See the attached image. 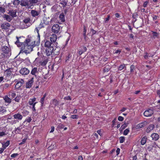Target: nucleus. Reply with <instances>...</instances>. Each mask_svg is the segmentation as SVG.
<instances>
[{
    "label": "nucleus",
    "mask_w": 160,
    "mask_h": 160,
    "mask_svg": "<svg viewBox=\"0 0 160 160\" xmlns=\"http://www.w3.org/2000/svg\"><path fill=\"white\" fill-rule=\"evenodd\" d=\"M17 40L15 42V44L17 45L18 47H20L22 46H24L25 49L23 52L27 54L30 53L32 50L33 48L35 46V41L32 42L31 44L30 40L29 39H26L24 42H22L19 39L21 38V37H16Z\"/></svg>",
    "instance_id": "nucleus-1"
},
{
    "label": "nucleus",
    "mask_w": 160,
    "mask_h": 160,
    "mask_svg": "<svg viewBox=\"0 0 160 160\" xmlns=\"http://www.w3.org/2000/svg\"><path fill=\"white\" fill-rule=\"evenodd\" d=\"M45 53L46 55L47 56L51 55L52 54H58L59 52V49L56 46L54 45L52 47L45 48Z\"/></svg>",
    "instance_id": "nucleus-2"
},
{
    "label": "nucleus",
    "mask_w": 160,
    "mask_h": 160,
    "mask_svg": "<svg viewBox=\"0 0 160 160\" xmlns=\"http://www.w3.org/2000/svg\"><path fill=\"white\" fill-rule=\"evenodd\" d=\"M24 82V80L22 79H15L12 81L13 83H14V85L15 86V89L17 90L21 89L23 87Z\"/></svg>",
    "instance_id": "nucleus-3"
},
{
    "label": "nucleus",
    "mask_w": 160,
    "mask_h": 160,
    "mask_svg": "<svg viewBox=\"0 0 160 160\" xmlns=\"http://www.w3.org/2000/svg\"><path fill=\"white\" fill-rule=\"evenodd\" d=\"M12 68H9L4 71V76L6 80L8 81L12 78Z\"/></svg>",
    "instance_id": "nucleus-4"
},
{
    "label": "nucleus",
    "mask_w": 160,
    "mask_h": 160,
    "mask_svg": "<svg viewBox=\"0 0 160 160\" xmlns=\"http://www.w3.org/2000/svg\"><path fill=\"white\" fill-rule=\"evenodd\" d=\"M49 23V18H48L46 17H44L42 20L41 21L39 26L37 28L41 29L42 28L45 27L46 25H48Z\"/></svg>",
    "instance_id": "nucleus-5"
},
{
    "label": "nucleus",
    "mask_w": 160,
    "mask_h": 160,
    "mask_svg": "<svg viewBox=\"0 0 160 160\" xmlns=\"http://www.w3.org/2000/svg\"><path fill=\"white\" fill-rule=\"evenodd\" d=\"M41 45L44 46L45 48H48L54 46V43H52L50 41L46 39H45L42 42Z\"/></svg>",
    "instance_id": "nucleus-6"
},
{
    "label": "nucleus",
    "mask_w": 160,
    "mask_h": 160,
    "mask_svg": "<svg viewBox=\"0 0 160 160\" xmlns=\"http://www.w3.org/2000/svg\"><path fill=\"white\" fill-rule=\"evenodd\" d=\"M50 40L52 43H54V45L57 47L58 43L56 42L57 39V36L55 34H52L50 37Z\"/></svg>",
    "instance_id": "nucleus-7"
},
{
    "label": "nucleus",
    "mask_w": 160,
    "mask_h": 160,
    "mask_svg": "<svg viewBox=\"0 0 160 160\" xmlns=\"http://www.w3.org/2000/svg\"><path fill=\"white\" fill-rule=\"evenodd\" d=\"M2 49L3 52L1 54L2 58L5 57V56L7 57L6 54H8L9 52V48L7 46H4L2 47Z\"/></svg>",
    "instance_id": "nucleus-8"
},
{
    "label": "nucleus",
    "mask_w": 160,
    "mask_h": 160,
    "mask_svg": "<svg viewBox=\"0 0 160 160\" xmlns=\"http://www.w3.org/2000/svg\"><path fill=\"white\" fill-rule=\"evenodd\" d=\"M30 72L28 68H22L19 71L20 73L23 75H28Z\"/></svg>",
    "instance_id": "nucleus-9"
},
{
    "label": "nucleus",
    "mask_w": 160,
    "mask_h": 160,
    "mask_svg": "<svg viewBox=\"0 0 160 160\" xmlns=\"http://www.w3.org/2000/svg\"><path fill=\"white\" fill-rule=\"evenodd\" d=\"M153 113V112L151 109L146 110L144 112L143 115L145 117H149L151 116Z\"/></svg>",
    "instance_id": "nucleus-10"
},
{
    "label": "nucleus",
    "mask_w": 160,
    "mask_h": 160,
    "mask_svg": "<svg viewBox=\"0 0 160 160\" xmlns=\"http://www.w3.org/2000/svg\"><path fill=\"white\" fill-rule=\"evenodd\" d=\"M60 29L59 25L58 24H54L52 27V31L55 33H57L58 32Z\"/></svg>",
    "instance_id": "nucleus-11"
},
{
    "label": "nucleus",
    "mask_w": 160,
    "mask_h": 160,
    "mask_svg": "<svg viewBox=\"0 0 160 160\" xmlns=\"http://www.w3.org/2000/svg\"><path fill=\"white\" fill-rule=\"evenodd\" d=\"M13 117L14 119H16L18 121L21 120L23 118V116L19 113L15 114Z\"/></svg>",
    "instance_id": "nucleus-12"
},
{
    "label": "nucleus",
    "mask_w": 160,
    "mask_h": 160,
    "mask_svg": "<svg viewBox=\"0 0 160 160\" xmlns=\"http://www.w3.org/2000/svg\"><path fill=\"white\" fill-rule=\"evenodd\" d=\"M33 82V78H32L26 83V88H30L32 87Z\"/></svg>",
    "instance_id": "nucleus-13"
},
{
    "label": "nucleus",
    "mask_w": 160,
    "mask_h": 160,
    "mask_svg": "<svg viewBox=\"0 0 160 160\" xmlns=\"http://www.w3.org/2000/svg\"><path fill=\"white\" fill-rule=\"evenodd\" d=\"M31 14L32 17L36 18L40 14V12L35 10H32L31 11Z\"/></svg>",
    "instance_id": "nucleus-14"
},
{
    "label": "nucleus",
    "mask_w": 160,
    "mask_h": 160,
    "mask_svg": "<svg viewBox=\"0 0 160 160\" xmlns=\"http://www.w3.org/2000/svg\"><path fill=\"white\" fill-rule=\"evenodd\" d=\"M151 137L152 138V139L153 141H156L159 138V135L155 133H152L151 135Z\"/></svg>",
    "instance_id": "nucleus-15"
},
{
    "label": "nucleus",
    "mask_w": 160,
    "mask_h": 160,
    "mask_svg": "<svg viewBox=\"0 0 160 160\" xmlns=\"http://www.w3.org/2000/svg\"><path fill=\"white\" fill-rule=\"evenodd\" d=\"M22 125H20L17 128H15V130L13 131V132H14L15 134H21V129L22 128Z\"/></svg>",
    "instance_id": "nucleus-16"
},
{
    "label": "nucleus",
    "mask_w": 160,
    "mask_h": 160,
    "mask_svg": "<svg viewBox=\"0 0 160 160\" xmlns=\"http://www.w3.org/2000/svg\"><path fill=\"white\" fill-rule=\"evenodd\" d=\"M16 13L17 12L15 10H9L8 14L13 18L17 16Z\"/></svg>",
    "instance_id": "nucleus-17"
},
{
    "label": "nucleus",
    "mask_w": 160,
    "mask_h": 160,
    "mask_svg": "<svg viewBox=\"0 0 160 160\" xmlns=\"http://www.w3.org/2000/svg\"><path fill=\"white\" fill-rule=\"evenodd\" d=\"M154 128V125L153 124L149 125L147 128L146 131L147 133H149L153 130Z\"/></svg>",
    "instance_id": "nucleus-18"
},
{
    "label": "nucleus",
    "mask_w": 160,
    "mask_h": 160,
    "mask_svg": "<svg viewBox=\"0 0 160 160\" xmlns=\"http://www.w3.org/2000/svg\"><path fill=\"white\" fill-rule=\"evenodd\" d=\"M36 100V98L35 97L30 99L28 102V104L30 106L33 104H36L37 103V102H35Z\"/></svg>",
    "instance_id": "nucleus-19"
},
{
    "label": "nucleus",
    "mask_w": 160,
    "mask_h": 160,
    "mask_svg": "<svg viewBox=\"0 0 160 160\" xmlns=\"http://www.w3.org/2000/svg\"><path fill=\"white\" fill-rule=\"evenodd\" d=\"M10 24L6 22L3 23L1 25V28L2 29H7L10 27Z\"/></svg>",
    "instance_id": "nucleus-20"
},
{
    "label": "nucleus",
    "mask_w": 160,
    "mask_h": 160,
    "mask_svg": "<svg viewBox=\"0 0 160 160\" xmlns=\"http://www.w3.org/2000/svg\"><path fill=\"white\" fill-rule=\"evenodd\" d=\"M38 73V68L36 67L33 68L31 72V74L35 76H36V75Z\"/></svg>",
    "instance_id": "nucleus-21"
},
{
    "label": "nucleus",
    "mask_w": 160,
    "mask_h": 160,
    "mask_svg": "<svg viewBox=\"0 0 160 160\" xmlns=\"http://www.w3.org/2000/svg\"><path fill=\"white\" fill-rule=\"evenodd\" d=\"M146 123V122H142L138 124L136 126V129H138L144 127L145 125V124Z\"/></svg>",
    "instance_id": "nucleus-22"
},
{
    "label": "nucleus",
    "mask_w": 160,
    "mask_h": 160,
    "mask_svg": "<svg viewBox=\"0 0 160 160\" xmlns=\"http://www.w3.org/2000/svg\"><path fill=\"white\" fill-rule=\"evenodd\" d=\"M3 99L6 102L9 103L11 102V99L7 95L5 96Z\"/></svg>",
    "instance_id": "nucleus-23"
},
{
    "label": "nucleus",
    "mask_w": 160,
    "mask_h": 160,
    "mask_svg": "<svg viewBox=\"0 0 160 160\" xmlns=\"http://www.w3.org/2000/svg\"><path fill=\"white\" fill-rule=\"evenodd\" d=\"M3 17L7 21L9 22H10L12 19V17L6 14H5Z\"/></svg>",
    "instance_id": "nucleus-24"
},
{
    "label": "nucleus",
    "mask_w": 160,
    "mask_h": 160,
    "mask_svg": "<svg viewBox=\"0 0 160 160\" xmlns=\"http://www.w3.org/2000/svg\"><path fill=\"white\" fill-rule=\"evenodd\" d=\"M32 120V119L30 117H28L24 120V122H23V124H25V125L27 124V122L29 123Z\"/></svg>",
    "instance_id": "nucleus-25"
},
{
    "label": "nucleus",
    "mask_w": 160,
    "mask_h": 160,
    "mask_svg": "<svg viewBox=\"0 0 160 160\" xmlns=\"http://www.w3.org/2000/svg\"><path fill=\"white\" fill-rule=\"evenodd\" d=\"M47 96L46 93H45L44 94L42 98L40 100V102L41 103L42 106L44 104V101L45 99Z\"/></svg>",
    "instance_id": "nucleus-26"
},
{
    "label": "nucleus",
    "mask_w": 160,
    "mask_h": 160,
    "mask_svg": "<svg viewBox=\"0 0 160 160\" xmlns=\"http://www.w3.org/2000/svg\"><path fill=\"white\" fill-rule=\"evenodd\" d=\"M147 137L146 136H145L143 137L142 139L141 143V144L142 145H144L146 143L147 140Z\"/></svg>",
    "instance_id": "nucleus-27"
},
{
    "label": "nucleus",
    "mask_w": 160,
    "mask_h": 160,
    "mask_svg": "<svg viewBox=\"0 0 160 160\" xmlns=\"http://www.w3.org/2000/svg\"><path fill=\"white\" fill-rule=\"evenodd\" d=\"M59 18L61 22H63L65 21V16L63 13L60 14L59 16Z\"/></svg>",
    "instance_id": "nucleus-28"
},
{
    "label": "nucleus",
    "mask_w": 160,
    "mask_h": 160,
    "mask_svg": "<svg viewBox=\"0 0 160 160\" xmlns=\"http://www.w3.org/2000/svg\"><path fill=\"white\" fill-rule=\"evenodd\" d=\"M154 144L152 142L150 144L147 145V149L149 151L152 150L154 147Z\"/></svg>",
    "instance_id": "nucleus-29"
},
{
    "label": "nucleus",
    "mask_w": 160,
    "mask_h": 160,
    "mask_svg": "<svg viewBox=\"0 0 160 160\" xmlns=\"http://www.w3.org/2000/svg\"><path fill=\"white\" fill-rule=\"evenodd\" d=\"M6 112L5 107L3 106H0V114H2Z\"/></svg>",
    "instance_id": "nucleus-30"
},
{
    "label": "nucleus",
    "mask_w": 160,
    "mask_h": 160,
    "mask_svg": "<svg viewBox=\"0 0 160 160\" xmlns=\"http://www.w3.org/2000/svg\"><path fill=\"white\" fill-rule=\"evenodd\" d=\"M9 97L13 98L16 97V94L14 92L10 91L9 93Z\"/></svg>",
    "instance_id": "nucleus-31"
},
{
    "label": "nucleus",
    "mask_w": 160,
    "mask_h": 160,
    "mask_svg": "<svg viewBox=\"0 0 160 160\" xmlns=\"http://www.w3.org/2000/svg\"><path fill=\"white\" fill-rule=\"evenodd\" d=\"M126 65L124 64H121L120 65L118 68V71H121L124 68L126 69Z\"/></svg>",
    "instance_id": "nucleus-32"
},
{
    "label": "nucleus",
    "mask_w": 160,
    "mask_h": 160,
    "mask_svg": "<svg viewBox=\"0 0 160 160\" xmlns=\"http://www.w3.org/2000/svg\"><path fill=\"white\" fill-rule=\"evenodd\" d=\"M40 29L37 28H36L35 29V31L37 32L38 34V40H39V41H40V35L39 33V30Z\"/></svg>",
    "instance_id": "nucleus-33"
},
{
    "label": "nucleus",
    "mask_w": 160,
    "mask_h": 160,
    "mask_svg": "<svg viewBox=\"0 0 160 160\" xmlns=\"http://www.w3.org/2000/svg\"><path fill=\"white\" fill-rule=\"evenodd\" d=\"M22 113V116L26 117L29 114V112L27 110H23Z\"/></svg>",
    "instance_id": "nucleus-34"
},
{
    "label": "nucleus",
    "mask_w": 160,
    "mask_h": 160,
    "mask_svg": "<svg viewBox=\"0 0 160 160\" xmlns=\"http://www.w3.org/2000/svg\"><path fill=\"white\" fill-rule=\"evenodd\" d=\"M52 103L55 106H56L59 105L58 101L57 99H55L53 100Z\"/></svg>",
    "instance_id": "nucleus-35"
},
{
    "label": "nucleus",
    "mask_w": 160,
    "mask_h": 160,
    "mask_svg": "<svg viewBox=\"0 0 160 160\" xmlns=\"http://www.w3.org/2000/svg\"><path fill=\"white\" fill-rule=\"evenodd\" d=\"M152 33L153 34V36H152L153 38L154 39L156 37H157L159 34L158 33V32H156L152 31Z\"/></svg>",
    "instance_id": "nucleus-36"
},
{
    "label": "nucleus",
    "mask_w": 160,
    "mask_h": 160,
    "mask_svg": "<svg viewBox=\"0 0 160 160\" xmlns=\"http://www.w3.org/2000/svg\"><path fill=\"white\" fill-rule=\"evenodd\" d=\"M28 3L25 1H22L21 5L22 6H28Z\"/></svg>",
    "instance_id": "nucleus-37"
},
{
    "label": "nucleus",
    "mask_w": 160,
    "mask_h": 160,
    "mask_svg": "<svg viewBox=\"0 0 160 160\" xmlns=\"http://www.w3.org/2000/svg\"><path fill=\"white\" fill-rule=\"evenodd\" d=\"M125 140V138L124 137L121 136L119 138V142L121 143H123Z\"/></svg>",
    "instance_id": "nucleus-38"
},
{
    "label": "nucleus",
    "mask_w": 160,
    "mask_h": 160,
    "mask_svg": "<svg viewBox=\"0 0 160 160\" xmlns=\"http://www.w3.org/2000/svg\"><path fill=\"white\" fill-rule=\"evenodd\" d=\"M31 21V19L29 18H28L25 19L23 20V22L26 24L30 22Z\"/></svg>",
    "instance_id": "nucleus-39"
},
{
    "label": "nucleus",
    "mask_w": 160,
    "mask_h": 160,
    "mask_svg": "<svg viewBox=\"0 0 160 160\" xmlns=\"http://www.w3.org/2000/svg\"><path fill=\"white\" fill-rule=\"evenodd\" d=\"M130 130L129 128H127L123 132V134L124 135H127L129 132Z\"/></svg>",
    "instance_id": "nucleus-40"
},
{
    "label": "nucleus",
    "mask_w": 160,
    "mask_h": 160,
    "mask_svg": "<svg viewBox=\"0 0 160 160\" xmlns=\"http://www.w3.org/2000/svg\"><path fill=\"white\" fill-rule=\"evenodd\" d=\"M79 48H80V50H82L84 52L87 51V48L85 46H82Z\"/></svg>",
    "instance_id": "nucleus-41"
},
{
    "label": "nucleus",
    "mask_w": 160,
    "mask_h": 160,
    "mask_svg": "<svg viewBox=\"0 0 160 160\" xmlns=\"http://www.w3.org/2000/svg\"><path fill=\"white\" fill-rule=\"evenodd\" d=\"M144 53L145 54V55H144V58L146 59H148V57H152V56H151L149 55V54L147 52H145Z\"/></svg>",
    "instance_id": "nucleus-42"
},
{
    "label": "nucleus",
    "mask_w": 160,
    "mask_h": 160,
    "mask_svg": "<svg viewBox=\"0 0 160 160\" xmlns=\"http://www.w3.org/2000/svg\"><path fill=\"white\" fill-rule=\"evenodd\" d=\"M47 62V61L46 60H45L43 61H39V63L42 66H45V65Z\"/></svg>",
    "instance_id": "nucleus-43"
},
{
    "label": "nucleus",
    "mask_w": 160,
    "mask_h": 160,
    "mask_svg": "<svg viewBox=\"0 0 160 160\" xmlns=\"http://www.w3.org/2000/svg\"><path fill=\"white\" fill-rule=\"evenodd\" d=\"M21 98V97L20 96H17L16 98L14 99V100L16 102H19Z\"/></svg>",
    "instance_id": "nucleus-44"
},
{
    "label": "nucleus",
    "mask_w": 160,
    "mask_h": 160,
    "mask_svg": "<svg viewBox=\"0 0 160 160\" xmlns=\"http://www.w3.org/2000/svg\"><path fill=\"white\" fill-rule=\"evenodd\" d=\"M72 57V55L70 53L68 54V56L66 57L65 62H67L69 61V59Z\"/></svg>",
    "instance_id": "nucleus-45"
},
{
    "label": "nucleus",
    "mask_w": 160,
    "mask_h": 160,
    "mask_svg": "<svg viewBox=\"0 0 160 160\" xmlns=\"http://www.w3.org/2000/svg\"><path fill=\"white\" fill-rule=\"evenodd\" d=\"M36 104H33L31 106H30L31 108V106H32V111H33V112H36V111L35 108V106Z\"/></svg>",
    "instance_id": "nucleus-46"
},
{
    "label": "nucleus",
    "mask_w": 160,
    "mask_h": 160,
    "mask_svg": "<svg viewBox=\"0 0 160 160\" xmlns=\"http://www.w3.org/2000/svg\"><path fill=\"white\" fill-rule=\"evenodd\" d=\"M64 125L61 123H59L58 126L57 128L59 129H62L64 128Z\"/></svg>",
    "instance_id": "nucleus-47"
},
{
    "label": "nucleus",
    "mask_w": 160,
    "mask_h": 160,
    "mask_svg": "<svg viewBox=\"0 0 160 160\" xmlns=\"http://www.w3.org/2000/svg\"><path fill=\"white\" fill-rule=\"evenodd\" d=\"M127 126L126 124L124 123L121 126V128H120V129L122 131Z\"/></svg>",
    "instance_id": "nucleus-48"
},
{
    "label": "nucleus",
    "mask_w": 160,
    "mask_h": 160,
    "mask_svg": "<svg viewBox=\"0 0 160 160\" xmlns=\"http://www.w3.org/2000/svg\"><path fill=\"white\" fill-rule=\"evenodd\" d=\"M38 2V0H30L29 1L30 4L32 5L37 3Z\"/></svg>",
    "instance_id": "nucleus-49"
},
{
    "label": "nucleus",
    "mask_w": 160,
    "mask_h": 160,
    "mask_svg": "<svg viewBox=\"0 0 160 160\" xmlns=\"http://www.w3.org/2000/svg\"><path fill=\"white\" fill-rule=\"evenodd\" d=\"M60 3L62 5V6L63 7H65L67 5V2L65 0L62 1Z\"/></svg>",
    "instance_id": "nucleus-50"
},
{
    "label": "nucleus",
    "mask_w": 160,
    "mask_h": 160,
    "mask_svg": "<svg viewBox=\"0 0 160 160\" xmlns=\"http://www.w3.org/2000/svg\"><path fill=\"white\" fill-rule=\"evenodd\" d=\"M84 52L82 51V50H80V48H79V49L78 50V52L77 53V55L78 56V55L80 56Z\"/></svg>",
    "instance_id": "nucleus-51"
},
{
    "label": "nucleus",
    "mask_w": 160,
    "mask_h": 160,
    "mask_svg": "<svg viewBox=\"0 0 160 160\" xmlns=\"http://www.w3.org/2000/svg\"><path fill=\"white\" fill-rule=\"evenodd\" d=\"M20 2L19 0H15L13 2V4L15 5H18Z\"/></svg>",
    "instance_id": "nucleus-52"
},
{
    "label": "nucleus",
    "mask_w": 160,
    "mask_h": 160,
    "mask_svg": "<svg viewBox=\"0 0 160 160\" xmlns=\"http://www.w3.org/2000/svg\"><path fill=\"white\" fill-rule=\"evenodd\" d=\"M87 32V30L86 29V27L85 26H84L83 27V36H85L86 35V33Z\"/></svg>",
    "instance_id": "nucleus-53"
},
{
    "label": "nucleus",
    "mask_w": 160,
    "mask_h": 160,
    "mask_svg": "<svg viewBox=\"0 0 160 160\" xmlns=\"http://www.w3.org/2000/svg\"><path fill=\"white\" fill-rule=\"evenodd\" d=\"M135 68V66L133 65H132L130 67V71L131 72H133V70Z\"/></svg>",
    "instance_id": "nucleus-54"
},
{
    "label": "nucleus",
    "mask_w": 160,
    "mask_h": 160,
    "mask_svg": "<svg viewBox=\"0 0 160 160\" xmlns=\"http://www.w3.org/2000/svg\"><path fill=\"white\" fill-rule=\"evenodd\" d=\"M110 16L109 15H108L107 16V17L105 18V23H107L108 22V20L110 18Z\"/></svg>",
    "instance_id": "nucleus-55"
},
{
    "label": "nucleus",
    "mask_w": 160,
    "mask_h": 160,
    "mask_svg": "<svg viewBox=\"0 0 160 160\" xmlns=\"http://www.w3.org/2000/svg\"><path fill=\"white\" fill-rule=\"evenodd\" d=\"M24 62L25 63L27 62V63L29 64L30 63V60L28 58H27L25 59L24 60Z\"/></svg>",
    "instance_id": "nucleus-56"
},
{
    "label": "nucleus",
    "mask_w": 160,
    "mask_h": 160,
    "mask_svg": "<svg viewBox=\"0 0 160 160\" xmlns=\"http://www.w3.org/2000/svg\"><path fill=\"white\" fill-rule=\"evenodd\" d=\"M27 139V138H24L23 139L22 142L19 144L20 145H22L25 143L26 142V140Z\"/></svg>",
    "instance_id": "nucleus-57"
},
{
    "label": "nucleus",
    "mask_w": 160,
    "mask_h": 160,
    "mask_svg": "<svg viewBox=\"0 0 160 160\" xmlns=\"http://www.w3.org/2000/svg\"><path fill=\"white\" fill-rule=\"evenodd\" d=\"M19 122L16 119H14L13 120H12L11 122V123L12 124H16L17 122Z\"/></svg>",
    "instance_id": "nucleus-58"
},
{
    "label": "nucleus",
    "mask_w": 160,
    "mask_h": 160,
    "mask_svg": "<svg viewBox=\"0 0 160 160\" xmlns=\"http://www.w3.org/2000/svg\"><path fill=\"white\" fill-rule=\"evenodd\" d=\"M18 153H13L11 155V157H12V158H15L16 156H18Z\"/></svg>",
    "instance_id": "nucleus-59"
},
{
    "label": "nucleus",
    "mask_w": 160,
    "mask_h": 160,
    "mask_svg": "<svg viewBox=\"0 0 160 160\" xmlns=\"http://www.w3.org/2000/svg\"><path fill=\"white\" fill-rule=\"evenodd\" d=\"M118 120L120 121H122L124 120V118L122 116H119L118 118Z\"/></svg>",
    "instance_id": "nucleus-60"
},
{
    "label": "nucleus",
    "mask_w": 160,
    "mask_h": 160,
    "mask_svg": "<svg viewBox=\"0 0 160 160\" xmlns=\"http://www.w3.org/2000/svg\"><path fill=\"white\" fill-rule=\"evenodd\" d=\"M71 118L72 119H78V116L76 115H72L71 116Z\"/></svg>",
    "instance_id": "nucleus-61"
},
{
    "label": "nucleus",
    "mask_w": 160,
    "mask_h": 160,
    "mask_svg": "<svg viewBox=\"0 0 160 160\" xmlns=\"http://www.w3.org/2000/svg\"><path fill=\"white\" fill-rule=\"evenodd\" d=\"M149 3V2L148 1H146L145 2H144L143 4V6L144 8H145L147 7V5Z\"/></svg>",
    "instance_id": "nucleus-62"
},
{
    "label": "nucleus",
    "mask_w": 160,
    "mask_h": 160,
    "mask_svg": "<svg viewBox=\"0 0 160 160\" xmlns=\"http://www.w3.org/2000/svg\"><path fill=\"white\" fill-rule=\"evenodd\" d=\"M121 52V51L120 50H115V52H114L113 53L114 54H117L118 53L119 54H120Z\"/></svg>",
    "instance_id": "nucleus-63"
},
{
    "label": "nucleus",
    "mask_w": 160,
    "mask_h": 160,
    "mask_svg": "<svg viewBox=\"0 0 160 160\" xmlns=\"http://www.w3.org/2000/svg\"><path fill=\"white\" fill-rule=\"evenodd\" d=\"M109 70H110V69L109 68H106V67H105L104 68V69L103 70V72H108L109 71Z\"/></svg>",
    "instance_id": "nucleus-64"
}]
</instances>
